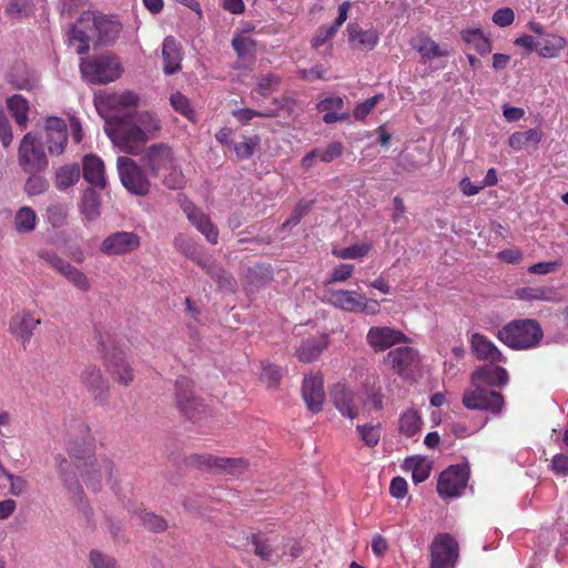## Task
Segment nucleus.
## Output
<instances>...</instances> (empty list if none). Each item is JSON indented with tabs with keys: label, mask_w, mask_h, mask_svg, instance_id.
I'll use <instances>...</instances> for the list:
<instances>
[{
	"label": "nucleus",
	"mask_w": 568,
	"mask_h": 568,
	"mask_svg": "<svg viewBox=\"0 0 568 568\" xmlns=\"http://www.w3.org/2000/svg\"><path fill=\"white\" fill-rule=\"evenodd\" d=\"M160 130V120L150 111L113 115L105 121L104 126L113 144L130 155L141 154L145 143L154 139Z\"/></svg>",
	"instance_id": "f257e3e1"
},
{
	"label": "nucleus",
	"mask_w": 568,
	"mask_h": 568,
	"mask_svg": "<svg viewBox=\"0 0 568 568\" xmlns=\"http://www.w3.org/2000/svg\"><path fill=\"white\" fill-rule=\"evenodd\" d=\"M121 31L122 24L115 17L85 11L72 24L69 31V42L75 47L78 54H84L89 51L90 44H112Z\"/></svg>",
	"instance_id": "f03ea898"
},
{
	"label": "nucleus",
	"mask_w": 568,
	"mask_h": 568,
	"mask_svg": "<svg viewBox=\"0 0 568 568\" xmlns=\"http://www.w3.org/2000/svg\"><path fill=\"white\" fill-rule=\"evenodd\" d=\"M323 301L347 313L377 315L381 312V304L377 300L368 298L357 290H334L326 287Z\"/></svg>",
	"instance_id": "7ed1b4c3"
},
{
	"label": "nucleus",
	"mask_w": 568,
	"mask_h": 568,
	"mask_svg": "<svg viewBox=\"0 0 568 568\" xmlns=\"http://www.w3.org/2000/svg\"><path fill=\"white\" fill-rule=\"evenodd\" d=\"M497 337L511 348L524 349L537 345L542 337V331L534 320H517L499 329Z\"/></svg>",
	"instance_id": "20e7f679"
},
{
	"label": "nucleus",
	"mask_w": 568,
	"mask_h": 568,
	"mask_svg": "<svg viewBox=\"0 0 568 568\" xmlns=\"http://www.w3.org/2000/svg\"><path fill=\"white\" fill-rule=\"evenodd\" d=\"M82 77L93 84H106L119 79L123 68L119 59L105 53L98 57L83 59L80 63Z\"/></svg>",
	"instance_id": "39448f33"
},
{
	"label": "nucleus",
	"mask_w": 568,
	"mask_h": 568,
	"mask_svg": "<svg viewBox=\"0 0 568 568\" xmlns=\"http://www.w3.org/2000/svg\"><path fill=\"white\" fill-rule=\"evenodd\" d=\"M71 456L75 459L77 467L81 470V476L87 486L92 490H99L100 484L103 478L110 480L114 464L106 457L98 458L90 450L84 452V455H78L70 448Z\"/></svg>",
	"instance_id": "423d86ee"
},
{
	"label": "nucleus",
	"mask_w": 568,
	"mask_h": 568,
	"mask_svg": "<svg viewBox=\"0 0 568 568\" xmlns=\"http://www.w3.org/2000/svg\"><path fill=\"white\" fill-rule=\"evenodd\" d=\"M18 164L23 172H43L48 169L49 159L36 132L26 133L19 142Z\"/></svg>",
	"instance_id": "0eeeda50"
},
{
	"label": "nucleus",
	"mask_w": 568,
	"mask_h": 568,
	"mask_svg": "<svg viewBox=\"0 0 568 568\" xmlns=\"http://www.w3.org/2000/svg\"><path fill=\"white\" fill-rule=\"evenodd\" d=\"M175 403L180 413L192 422L200 420L206 414V405L194 392V382L181 376L175 382Z\"/></svg>",
	"instance_id": "6e6552de"
},
{
	"label": "nucleus",
	"mask_w": 568,
	"mask_h": 568,
	"mask_svg": "<svg viewBox=\"0 0 568 568\" xmlns=\"http://www.w3.org/2000/svg\"><path fill=\"white\" fill-rule=\"evenodd\" d=\"M116 165L121 183L131 194L145 196L150 193L151 182L146 172L134 160L119 156Z\"/></svg>",
	"instance_id": "1a4fd4ad"
},
{
	"label": "nucleus",
	"mask_w": 568,
	"mask_h": 568,
	"mask_svg": "<svg viewBox=\"0 0 568 568\" xmlns=\"http://www.w3.org/2000/svg\"><path fill=\"white\" fill-rule=\"evenodd\" d=\"M100 351L103 365L112 379L121 386H130L134 381V369L126 359L125 354L116 347L109 349L104 344H101Z\"/></svg>",
	"instance_id": "9d476101"
},
{
	"label": "nucleus",
	"mask_w": 568,
	"mask_h": 568,
	"mask_svg": "<svg viewBox=\"0 0 568 568\" xmlns=\"http://www.w3.org/2000/svg\"><path fill=\"white\" fill-rule=\"evenodd\" d=\"M430 568H455L459 544L449 534H437L430 546Z\"/></svg>",
	"instance_id": "9b49d317"
},
{
	"label": "nucleus",
	"mask_w": 568,
	"mask_h": 568,
	"mask_svg": "<svg viewBox=\"0 0 568 568\" xmlns=\"http://www.w3.org/2000/svg\"><path fill=\"white\" fill-rule=\"evenodd\" d=\"M189 464L201 469L232 476L242 475L248 467V462L244 458L217 457L213 455H192L189 457Z\"/></svg>",
	"instance_id": "f8f14e48"
},
{
	"label": "nucleus",
	"mask_w": 568,
	"mask_h": 568,
	"mask_svg": "<svg viewBox=\"0 0 568 568\" xmlns=\"http://www.w3.org/2000/svg\"><path fill=\"white\" fill-rule=\"evenodd\" d=\"M464 406L498 414L504 407V397L497 390L470 384V390L464 394Z\"/></svg>",
	"instance_id": "ddd939ff"
},
{
	"label": "nucleus",
	"mask_w": 568,
	"mask_h": 568,
	"mask_svg": "<svg viewBox=\"0 0 568 568\" xmlns=\"http://www.w3.org/2000/svg\"><path fill=\"white\" fill-rule=\"evenodd\" d=\"M141 162L153 178H159L163 171L172 168L176 159L171 145L160 142L144 150Z\"/></svg>",
	"instance_id": "4468645a"
},
{
	"label": "nucleus",
	"mask_w": 568,
	"mask_h": 568,
	"mask_svg": "<svg viewBox=\"0 0 568 568\" xmlns=\"http://www.w3.org/2000/svg\"><path fill=\"white\" fill-rule=\"evenodd\" d=\"M385 361L403 378H410L420 364L418 351L407 345L389 351Z\"/></svg>",
	"instance_id": "2eb2a0df"
},
{
	"label": "nucleus",
	"mask_w": 568,
	"mask_h": 568,
	"mask_svg": "<svg viewBox=\"0 0 568 568\" xmlns=\"http://www.w3.org/2000/svg\"><path fill=\"white\" fill-rule=\"evenodd\" d=\"M80 383L95 403L105 405L109 402L110 384L100 367L87 366L80 374Z\"/></svg>",
	"instance_id": "dca6fc26"
},
{
	"label": "nucleus",
	"mask_w": 568,
	"mask_h": 568,
	"mask_svg": "<svg viewBox=\"0 0 568 568\" xmlns=\"http://www.w3.org/2000/svg\"><path fill=\"white\" fill-rule=\"evenodd\" d=\"M40 324L41 318L36 317L32 311L22 310L11 316L8 331L22 348L27 349Z\"/></svg>",
	"instance_id": "f3484780"
},
{
	"label": "nucleus",
	"mask_w": 568,
	"mask_h": 568,
	"mask_svg": "<svg viewBox=\"0 0 568 568\" xmlns=\"http://www.w3.org/2000/svg\"><path fill=\"white\" fill-rule=\"evenodd\" d=\"M141 237L132 231H116L108 235L100 245V251L108 256L126 255L136 251Z\"/></svg>",
	"instance_id": "a211bd4d"
},
{
	"label": "nucleus",
	"mask_w": 568,
	"mask_h": 568,
	"mask_svg": "<svg viewBox=\"0 0 568 568\" xmlns=\"http://www.w3.org/2000/svg\"><path fill=\"white\" fill-rule=\"evenodd\" d=\"M366 341L375 353L384 352L395 345L407 342V336L389 326H373L368 329Z\"/></svg>",
	"instance_id": "6ab92c4d"
},
{
	"label": "nucleus",
	"mask_w": 568,
	"mask_h": 568,
	"mask_svg": "<svg viewBox=\"0 0 568 568\" xmlns=\"http://www.w3.org/2000/svg\"><path fill=\"white\" fill-rule=\"evenodd\" d=\"M44 139L51 155H61L68 143V126L63 119L50 116L44 123Z\"/></svg>",
	"instance_id": "aec40b11"
},
{
	"label": "nucleus",
	"mask_w": 568,
	"mask_h": 568,
	"mask_svg": "<svg viewBox=\"0 0 568 568\" xmlns=\"http://www.w3.org/2000/svg\"><path fill=\"white\" fill-rule=\"evenodd\" d=\"M470 353L478 359L489 364L505 363L506 357L498 347L480 333L471 334L469 338Z\"/></svg>",
	"instance_id": "412c9836"
},
{
	"label": "nucleus",
	"mask_w": 568,
	"mask_h": 568,
	"mask_svg": "<svg viewBox=\"0 0 568 568\" xmlns=\"http://www.w3.org/2000/svg\"><path fill=\"white\" fill-rule=\"evenodd\" d=\"M183 212L187 220L201 232L211 244H216L219 239V230L212 223L209 215L196 207L192 202H185L182 205Z\"/></svg>",
	"instance_id": "4be33fe9"
},
{
	"label": "nucleus",
	"mask_w": 568,
	"mask_h": 568,
	"mask_svg": "<svg viewBox=\"0 0 568 568\" xmlns=\"http://www.w3.org/2000/svg\"><path fill=\"white\" fill-rule=\"evenodd\" d=\"M508 383V373L497 364L478 366L470 377L471 385L503 387Z\"/></svg>",
	"instance_id": "5701e85b"
},
{
	"label": "nucleus",
	"mask_w": 568,
	"mask_h": 568,
	"mask_svg": "<svg viewBox=\"0 0 568 568\" xmlns=\"http://www.w3.org/2000/svg\"><path fill=\"white\" fill-rule=\"evenodd\" d=\"M302 395L307 408L311 412H321L323 409L325 399L322 375L317 374L305 376L302 386Z\"/></svg>",
	"instance_id": "b1692460"
},
{
	"label": "nucleus",
	"mask_w": 568,
	"mask_h": 568,
	"mask_svg": "<svg viewBox=\"0 0 568 568\" xmlns=\"http://www.w3.org/2000/svg\"><path fill=\"white\" fill-rule=\"evenodd\" d=\"M331 399L336 409L345 417L354 419L358 415L355 393L346 385L337 383L329 392Z\"/></svg>",
	"instance_id": "393cba45"
},
{
	"label": "nucleus",
	"mask_w": 568,
	"mask_h": 568,
	"mask_svg": "<svg viewBox=\"0 0 568 568\" xmlns=\"http://www.w3.org/2000/svg\"><path fill=\"white\" fill-rule=\"evenodd\" d=\"M437 493L443 499L458 497L462 493V465H453L442 471Z\"/></svg>",
	"instance_id": "a878e982"
},
{
	"label": "nucleus",
	"mask_w": 568,
	"mask_h": 568,
	"mask_svg": "<svg viewBox=\"0 0 568 568\" xmlns=\"http://www.w3.org/2000/svg\"><path fill=\"white\" fill-rule=\"evenodd\" d=\"M83 179L97 189L103 190L106 186L103 161L94 154H88L82 160Z\"/></svg>",
	"instance_id": "bb28decb"
},
{
	"label": "nucleus",
	"mask_w": 568,
	"mask_h": 568,
	"mask_svg": "<svg viewBox=\"0 0 568 568\" xmlns=\"http://www.w3.org/2000/svg\"><path fill=\"white\" fill-rule=\"evenodd\" d=\"M163 71L174 74L181 69L182 50L174 37H166L162 43Z\"/></svg>",
	"instance_id": "cd10ccee"
},
{
	"label": "nucleus",
	"mask_w": 568,
	"mask_h": 568,
	"mask_svg": "<svg viewBox=\"0 0 568 568\" xmlns=\"http://www.w3.org/2000/svg\"><path fill=\"white\" fill-rule=\"evenodd\" d=\"M328 345L326 335L312 336L302 341L296 348L295 355L301 362L311 363L320 357Z\"/></svg>",
	"instance_id": "c85d7f7f"
},
{
	"label": "nucleus",
	"mask_w": 568,
	"mask_h": 568,
	"mask_svg": "<svg viewBox=\"0 0 568 568\" xmlns=\"http://www.w3.org/2000/svg\"><path fill=\"white\" fill-rule=\"evenodd\" d=\"M347 33L349 42L361 49L373 50L379 41V33L376 29L364 30L357 23H348Z\"/></svg>",
	"instance_id": "c756f323"
},
{
	"label": "nucleus",
	"mask_w": 568,
	"mask_h": 568,
	"mask_svg": "<svg viewBox=\"0 0 568 568\" xmlns=\"http://www.w3.org/2000/svg\"><path fill=\"white\" fill-rule=\"evenodd\" d=\"M79 209L84 222L97 221L101 215L100 194L92 187L85 189L82 192Z\"/></svg>",
	"instance_id": "7c9ffc66"
},
{
	"label": "nucleus",
	"mask_w": 568,
	"mask_h": 568,
	"mask_svg": "<svg viewBox=\"0 0 568 568\" xmlns=\"http://www.w3.org/2000/svg\"><path fill=\"white\" fill-rule=\"evenodd\" d=\"M140 97L133 91L113 92L101 99V103L109 110L121 112L135 108L139 104Z\"/></svg>",
	"instance_id": "2f4dec72"
},
{
	"label": "nucleus",
	"mask_w": 568,
	"mask_h": 568,
	"mask_svg": "<svg viewBox=\"0 0 568 568\" xmlns=\"http://www.w3.org/2000/svg\"><path fill=\"white\" fill-rule=\"evenodd\" d=\"M409 44L414 50L420 53L424 60L447 57L448 51L440 48L432 38L425 33H419L412 38Z\"/></svg>",
	"instance_id": "473e14b6"
},
{
	"label": "nucleus",
	"mask_w": 568,
	"mask_h": 568,
	"mask_svg": "<svg viewBox=\"0 0 568 568\" xmlns=\"http://www.w3.org/2000/svg\"><path fill=\"white\" fill-rule=\"evenodd\" d=\"M343 108L344 100L341 97H329L317 104V110L324 113L323 121L326 124L346 121L349 115L346 112L339 113Z\"/></svg>",
	"instance_id": "72a5a7b5"
},
{
	"label": "nucleus",
	"mask_w": 568,
	"mask_h": 568,
	"mask_svg": "<svg viewBox=\"0 0 568 568\" xmlns=\"http://www.w3.org/2000/svg\"><path fill=\"white\" fill-rule=\"evenodd\" d=\"M7 108L13 116L17 125L24 130L29 123V101L22 94H13L6 101Z\"/></svg>",
	"instance_id": "f704fd0d"
},
{
	"label": "nucleus",
	"mask_w": 568,
	"mask_h": 568,
	"mask_svg": "<svg viewBox=\"0 0 568 568\" xmlns=\"http://www.w3.org/2000/svg\"><path fill=\"white\" fill-rule=\"evenodd\" d=\"M55 462L58 463V469L63 480L64 486L71 495L73 503L78 506H84V493L82 487L78 481H73L70 475L67 473V468L69 467V463L61 455L55 457Z\"/></svg>",
	"instance_id": "c9c22d12"
},
{
	"label": "nucleus",
	"mask_w": 568,
	"mask_h": 568,
	"mask_svg": "<svg viewBox=\"0 0 568 568\" xmlns=\"http://www.w3.org/2000/svg\"><path fill=\"white\" fill-rule=\"evenodd\" d=\"M81 175L80 166L77 163L64 164L57 169L54 184L59 191H64L74 185Z\"/></svg>",
	"instance_id": "e433bc0d"
},
{
	"label": "nucleus",
	"mask_w": 568,
	"mask_h": 568,
	"mask_svg": "<svg viewBox=\"0 0 568 568\" xmlns=\"http://www.w3.org/2000/svg\"><path fill=\"white\" fill-rule=\"evenodd\" d=\"M537 51L541 57L555 58L566 47V40L560 36L551 33L537 39Z\"/></svg>",
	"instance_id": "4c0bfd02"
},
{
	"label": "nucleus",
	"mask_w": 568,
	"mask_h": 568,
	"mask_svg": "<svg viewBox=\"0 0 568 568\" xmlns=\"http://www.w3.org/2000/svg\"><path fill=\"white\" fill-rule=\"evenodd\" d=\"M8 81L18 90L34 91L39 87V78L34 72L26 68H22L21 70L17 69L11 72Z\"/></svg>",
	"instance_id": "58836bf2"
},
{
	"label": "nucleus",
	"mask_w": 568,
	"mask_h": 568,
	"mask_svg": "<svg viewBox=\"0 0 568 568\" xmlns=\"http://www.w3.org/2000/svg\"><path fill=\"white\" fill-rule=\"evenodd\" d=\"M403 468L412 471L413 481L419 484L429 477L432 465L423 457L413 456L404 460Z\"/></svg>",
	"instance_id": "ea45409f"
},
{
	"label": "nucleus",
	"mask_w": 568,
	"mask_h": 568,
	"mask_svg": "<svg viewBox=\"0 0 568 568\" xmlns=\"http://www.w3.org/2000/svg\"><path fill=\"white\" fill-rule=\"evenodd\" d=\"M197 264L222 287L233 288L235 281L221 265L200 258Z\"/></svg>",
	"instance_id": "a19ab883"
},
{
	"label": "nucleus",
	"mask_w": 568,
	"mask_h": 568,
	"mask_svg": "<svg viewBox=\"0 0 568 568\" xmlns=\"http://www.w3.org/2000/svg\"><path fill=\"white\" fill-rule=\"evenodd\" d=\"M363 393L366 402L372 405L375 410L383 408L384 395L377 376H368L363 386Z\"/></svg>",
	"instance_id": "79ce46f5"
},
{
	"label": "nucleus",
	"mask_w": 568,
	"mask_h": 568,
	"mask_svg": "<svg viewBox=\"0 0 568 568\" xmlns=\"http://www.w3.org/2000/svg\"><path fill=\"white\" fill-rule=\"evenodd\" d=\"M464 43L467 50L474 49L480 55H486L491 51L489 40L483 34L480 30L464 31Z\"/></svg>",
	"instance_id": "37998d69"
},
{
	"label": "nucleus",
	"mask_w": 568,
	"mask_h": 568,
	"mask_svg": "<svg viewBox=\"0 0 568 568\" xmlns=\"http://www.w3.org/2000/svg\"><path fill=\"white\" fill-rule=\"evenodd\" d=\"M422 427V418L417 410L407 409L404 412L399 418V433L407 436L413 437L416 435Z\"/></svg>",
	"instance_id": "c03bdc74"
},
{
	"label": "nucleus",
	"mask_w": 568,
	"mask_h": 568,
	"mask_svg": "<svg viewBox=\"0 0 568 568\" xmlns=\"http://www.w3.org/2000/svg\"><path fill=\"white\" fill-rule=\"evenodd\" d=\"M16 230L19 233H29L36 229L37 214L30 206H22L14 216Z\"/></svg>",
	"instance_id": "a18cd8bd"
},
{
	"label": "nucleus",
	"mask_w": 568,
	"mask_h": 568,
	"mask_svg": "<svg viewBox=\"0 0 568 568\" xmlns=\"http://www.w3.org/2000/svg\"><path fill=\"white\" fill-rule=\"evenodd\" d=\"M232 115L240 122L242 125H247L252 119L260 118H276L280 115L278 109H265V110H254L250 108H241L232 111Z\"/></svg>",
	"instance_id": "49530a36"
},
{
	"label": "nucleus",
	"mask_w": 568,
	"mask_h": 568,
	"mask_svg": "<svg viewBox=\"0 0 568 568\" xmlns=\"http://www.w3.org/2000/svg\"><path fill=\"white\" fill-rule=\"evenodd\" d=\"M541 140V133L536 129L518 131L510 135L509 145L515 150H521L529 144H538Z\"/></svg>",
	"instance_id": "de8ad7c7"
},
{
	"label": "nucleus",
	"mask_w": 568,
	"mask_h": 568,
	"mask_svg": "<svg viewBox=\"0 0 568 568\" xmlns=\"http://www.w3.org/2000/svg\"><path fill=\"white\" fill-rule=\"evenodd\" d=\"M136 519L145 529L153 532H162L168 528L166 520L154 513L143 510L136 514Z\"/></svg>",
	"instance_id": "09e8293b"
},
{
	"label": "nucleus",
	"mask_w": 568,
	"mask_h": 568,
	"mask_svg": "<svg viewBox=\"0 0 568 568\" xmlns=\"http://www.w3.org/2000/svg\"><path fill=\"white\" fill-rule=\"evenodd\" d=\"M372 250L369 243H356L344 248H334L332 254L341 260H354L365 257Z\"/></svg>",
	"instance_id": "8fccbe9b"
},
{
	"label": "nucleus",
	"mask_w": 568,
	"mask_h": 568,
	"mask_svg": "<svg viewBox=\"0 0 568 568\" xmlns=\"http://www.w3.org/2000/svg\"><path fill=\"white\" fill-rule=\"evenodd\" d=\"M69 211L65 204L55 202L47 207V219L52 227L59 229L67 224Z\"/></svg>",
	"instance_id": "3c124183"
},
{
	"label": "nucleus",
	"mask_w": 568,
	"mask_h": 568,
	"mask_svg": "<svg viewBox=\"0 0 568 568\" xmlns=\"http://www.w3.org/2000/svg\"><path fill=\"white\" fill-rule=\"evenodd\" d=\"M26 174H29L26 184H24V192L29 196H34L44 193L48 187L49 183L45 178L39 175L40 172H24Z\"/></svg>",
	"instance_id": "603ef678"
},
{
	"label": "nucleus",
	"mask_w": 568,
	"mask_h": 568,
	"mask_svg": "<svg viewBox=\"0 0 568 568\" xmlns=\"http://www.w3.org/2000/svg\"><path fill=\"white\" fill-rule=\"evenodd\" d=\"M61 274L65 276V278L78 290L82 292H88L90 290V282L87 275L72 264L69 263Z\"/></svg>",
	"instance_id": "864d4df0"
},
{
	"label": "nucleus",
	"mask_w": 568,
	"mask_h": 568,
	"mask_svg": "<svg viewBox=\"0 0 568 568\" xmlns=\"http://www.w3.org/2000/svg\"><path fill=\"white\" fill-rule=\"evenodd\" d=\"M174 247L181 252L184 256L195 261L197 263V260H200L197 254V247L195 242L183 234H179L174 237Z\"/></svg>",
	"instance_id": "5fc2aeb1"
},
{
	"label": "nucleus",
	"mask_w": 568,
	"mask_h": 568,
	"mask_svg": "<svg viewBox=\"0 0 568 568\" xmlns=\"http://www.w3.org/2000/svg\"><path fill=\"white\" fill-rule=\"evenodd\" d=\"M280 82L281 79L273 73L261 75L257 78L256 92L266 98L278 89Z\"/></svg>",
	"instance_id": "6e6d98bb"
},
{
	"label": "nucleus",
	"mask_w": 568,
	"mask_h": 568,
	"mask_svg": "<svg viewBox=\"0 0 568 568\" xmlns=\"http://www.w3.org/2000/svg\"><path fill=\"white\" fill-rule=\"evenodd\" d=\"M355 266L353 264L343 263L337 265L331 271L326 287L331 284L347 282L353 276Z\"/></svg>",
	"instance_id": "4d7b16f0"
},
{
	"label": "nucleus",
	"mask_w": 568,
	"mask_h": 568,
	"mask_svg": "<svg viewBox=\"0 0 568 568\" xmlns=\"http://www.w3.org/2000/svg\"><path fill=\"white\" fill-rule=\"evenodd\" d=\"M251 542L254 546V554L262 560L267 561L272 558L274 549L268 539L262 538L258 534H253Z\"/></svg>",
	"instance_id": "13d9d810"
},
{
	"label": "nucleus",
	"mask_w": 568,
	"mask_h": 568,
	"mask_svg": "<svg viewBox=\"0 0 568 568\" xmlns=\"http://www.w3.org/2000/svg\"><path fill=\"white\" fill-rule=\"evenodd\" d=\"M169 173L163 178V184L171 190H180L185 184V176L176 162L169 168Z\"/></svg>",
	"instance_id": "bf43d9fd"
},
{
	"label": "nucleus",
	"mask_w": 568,
	"mask_h": 568,
	"mask_svg": "<svg viewBox=\"0 0 568 568\" xmlns=\"http://www.w3.org/2000/svg\"><path fill=\"white\" fill-rule=\"evenodd\" d=\"M260 143L257 135L244 136V140L240 143L234 144V151L239 160L248 159L253 155L255 148Z\"/></svg>",
	"instance_id": "052dcab7"
},
{
	"label": "nucleus",
	"mask_w": 568,
	"mask_h": 568,
	"mask_svg": "<svg viewBox=\"0 0 568 568\" xmlns=\"http://www.w3.org/2000/svg\"><path fill=\"white\" fill-rule=\"evenodd\" d=\"M313 201L301 200L292 211L290 217L283 223V229L297 225L301 220L312 210Z\"/></svg>",
	"instance_id": "680f3d73"
},
{
	"label": "nucleus",
	"mask_w": 568,
	"mask_h": 568,
	"mask_svg": "<svg viewBox=\"0 0 568 568\" xmlns=\"http://www.w3.org/2000/svg\"><path fill=\"white\" fill-rule=\"evenodd\" d=\"M384 99V94H376L366 99L364 102L357 104L353 110V116L357 121H363L376 106L378 102Z\"/></svg>",
	"instance_id": "e2e57ef3"
},
{
	"label": "nucleus",
	"mask_w": 568,
	"mask_h": 568,
	"mask_svg": "<svg viewBox=\"0 0 568 568\" xmlns=\"http://www.w3.org/2000/svg\"><path fill=\"white\" fill-rule=\"evenodd\" d=\"M357 430L361 439L368 447H375L381 438V427L373 425H358Z\"/></svg>",
	"instance_id": "0e129e2a"
},
{
	"label": "nucleus",
	"mask_w": 568,
	"mask_h": 568,
	"mask_svg": "<svg viewBox=\"0 0 568 568\" xmlns=\"http://www.w3.org/2000/svg\"><path fill=\"white\" fill-rule=\"evenodd\" d=\"M170 102L173 109L186 118H191L193 110L190 106L189 99L180 92L172 93Z\"/></svg>",
	"instance_id": "69168bd1"
},
{
	"label": "nucleus",
	"mask_w": 568,
	"mask_h": 568,
	"mask_svg": "<svg viewBox=\"0 0 568 568\" xmlns=\"http://www.w3.org/2000/svg\"><path fill=\"white\" fill-rule=\"evenodd\" d=\"M90 562L92 568H118L116 561L113 558L99 550L90 552Z\"/></svg>",
	"instance_id": "338daca9"
},
{
	"label": "nucleus",
	"mask_w": 568,
	"mask_h": 568,
	"mask_svg": "<svg viewBox=\"0 0 568 568\" xmlns=\"http://www.w3.org/2000/svg\"><path fill=\"white\" fill-rule=\"evenodd\" d=\"M336 33H337V30H335V28H333L332 26H329V27H326V26L320 27L317 29L313 40H312V47L315 48V49H318L324 43H326L327 41L333 39Z\"/></svg>",
	"instance_id": "774afa93"
}]
</instances>
